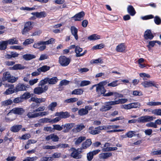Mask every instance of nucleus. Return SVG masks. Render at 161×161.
Segmentation results:
<instances>
[{"label":"nucleus","mask_w":161,"mask_h":161,"mask_svg":"<svg viewBox=\"0 0 161 161\" xmlns=\"http://www.w3.org/2000/svg\"><path fill=\"white\" fill-rule=\"evenodd\" d=\"M55 39L51 38L46 41H41L37 43H35L33 47L36 48H38L40 51H43L46 48V45L52 44L54 42Z\"/></svg>","instance_id":"f257e3e1"},{"label":"nucleus","mask_w":161,"mask_h":161,"mask_svg":"<svg viewBox=\"0 0 161 161\" xmlns=\"http://www.w3.org/2000/svg\"><path fill=\"white\" fill-rule=\"evenodd\" d=\"M155 118L152 116L145 115L137 119H133L130 120L128 121L129 123H135L136 121L140 123H144L153 120Z\"/></svg>","instance_id":"f03ea898"},{"label":"nucleus","mask_w":161,"mask_h":161,"mask_svg":"<svg viewBox=\"0 0 161 161\" xmlns=\"http://www.w3.org/2000/svg\"><path fill=\"white\" fill-rule=\"evenodd\" d=\"M41 80L38 84V86L35 88L34 89V92L37 95H40L45 92L48 89V86L47 85H42L41 84Z\"/></svg>","instance_id":"7ed1b4c3"},{"label":"nucleus","mask_w":161,"mask_h":161,"mask_svg":"<svg viewBox=\"0 0 161 161\" xmlns=\"http://www.w3.org/2000/svg\"><path fill=\"white\" fill-rule=\"evenodd\" d=\"M58 80L57 77H53L52 78L47 77L44 79L42 80L41 84L42 85H46L48 83L49 85H53L56 84Z\"/></svg>","instance_id":"20e7f679"},{"label":"nucleus","mask_w":161,"mask_h":161,"mask_svg":"<svg viewBox=\"0 0 161 161\" xmlns=\"http://www.w3.org/2000/svg\"><path fill=\"white\" fill-rule=\"evenodd\" d=\"M17 77H15L11 76L10 73L8 72H6L3 73L2 79L3 81L7 80L8 82L14 83L18 80Z\"/></svg>","instance_id":"39448f33"},{"label":"nucleus","mask_w":161,"mask_h":161,"mask_svg":"<svg viewBox=\"0 0 161 161\" xmlns=\"http://www.w3.org/2000/svg\"><path fill=\"white\" fill-rule=\"evenodd\" d=\"M59 63L63 67L67 66L70 62V59L64 56H61L59 58Z\"/></svg>","instance_id":"423d86ee"},{"label":"nucleus","mask_w":161,"mask_h":161,"mask_svg":"<svg viewBox=\"0 0 161 161\" xmlns=\"http://www.w3.org/2000/svg\"><path fill=\"white\" fill-rule=\"evenodd\" d=\"M25 112V110L21 108H13L7 114V116H9L12 115L13 114L18 115L22 114Z\"/></svg>","instance_id":"0eeeda50"},{"label":"nucleus","mask_w":161,"mask_h":161,"mask_svg":"<svg viewBox=\"0 0 161 161\" xmlns=\"http://www.w3.org/2000/svg\"><path fill=\"white\" fill-rule=\"evenodd\" d=\"M33 23V22L30 21L27 22L25 23L24 27L21 31L22 34L23 35L26 34L32 29V24Z\"/></svg>","instance_id":"6e6552de"},{"label":"nucleus","mask_w":161,"mask_h":161,"mask_svg":"<svg viewBox=\"0 0 161 161\" xmlns=\"http://www.w3.org/2000/svg\"><path fill=\"white\" fill-rule=\"evenodd\" d=\"M105 105L103 106L100 108V110L102 112H105L110 110L112 108V105H114L112 101L105 102Z\"/></svg>","instance_id":"1a4fd4ad"},{"label":"nucleus","mask_w":161,"mask_h":161,"mask_svg":"<svg viewBox=\"0 0 161 161\" xmlns=\"http://www.w3.org/2000/svg\"><path fill=\"white\" fill-rule=\"evenodd\" d=\"M92 109V107L91 105H87L85 107V108H82L78 110V114L80 116H83L87 114L88 113V111Z\"/></svg>","instance_id":"9d476101"},{"label":"nucleus","mask_w":161,"mask_h":161,"mask_svg":"<svg viewBox=\"0 0 161 161\" xmlns=\"http://www.w3.org/2000/svg\"><path fill=\"white\" fill-rule=\"evenodd\" d=\"M142 85L145 87H149L152 86L158 87V85L153 81H144L142 83Z\"/></svg>","instance_id":"9b49d317"},{"label":"nucleus","mask_w":161,"mask_h":161,"mask_svg":"<svg viewBox=\"0 0 161 161\" xmlns=\"http://www.w3.org/2000/svg\"><path fill=\"white\" fill-rule=\"evenodd\" d=\"M5 87H9V88L4 92V94L7 95L13 93L15 91V89H14V85H13L6 84L5 85Z\"/></svg>","instance_id":"f8f14e48"},{"label":"nucleus","mask_w":161,"mask_h":161,"mask_svg":"<svg viewBox=\"0 0 161 161\" xmlns=\"http://www.w3.org/2000/svg\"><path fill=\"white\" fill-rule=\"evenodd\" d=\"M81 152V151H79L78 150L74 148L72 152L71 153L70 156L74 158H80L82 157V155L80 154Z\"/></svg>","instance_id":"ddd939ff"},{"label":"nucleus","mask_w":161,"mask_h":161,"mask_svg":"<svg viewBox=\"0 0 161 161\" xmlns=\"http://www.w3.org/2000/svg\"><path fill=\"white\" fill-rule=\"evenodd\" d=\"M45 139L47 141L52 140V141L53 142H57L58 141L59 138L57 135H55L54 134H52L47 136L46 137Z\"/></svg>","instance_id":"4468645a"},{"label":"nucleus","mask_w":161,"mask_h":161,"mask_svg":"<svg viewBox=\"0 0 161 161\" xmlns=\"http://www.w3.org/2000/svg\"><path fill=\"white\" fill-rule=\"evenodd\" d=\"M29 87L28 85L26 86L23 84L19 83L16 86L15 90L16 92L25 91Z\"/></svg>","instance_id":"2eb2a0df"},{"label":"nucleus","mask_w":161,"mask_h":161,"mask_svg":"<svg viewBox=\"0 0 161 161\" xmlns=\"http://www.w3.org/2000/svg\"><path fill=\"white\" fill-rule=\"evenodd\" d=\"M85 15V13L82 11L76 14L74 16L71 17L75 21H80L83 19V17Z\"/></svg>","instance_id":"dca6fc26"},{"label":"nucleus","mask_w":161,"mask_h":161,"mask_svg":"<svg viewBox=\"0 0 161 161\" xmlns=\"http://www.w3.org/2000/svg\"><path fill=\"white\" fill-rule=\"evenodd\" d=\"M75 125V124L73 123H67L63 125L62 126L64 129L63 131L64 133L68 132Z\"/></svg>","instance_id":"f3484780"},{"label":"nucleus","mask_w":161,"mask_h":161,"mask_svg":"<svg viewBox=\"0 0 161 161\" xmlns=\"http://www.w3.org/2000/svg\"><path fill=\"white\" fill-rule=\"evenodd\" d=\"M96 91L97 93L99 95L102 94H103L106 91L104 87L103 86L101 85H100L99 83L97 84Z\"/></svg>","instance_id":"a211bd4d"},{"label":"nucleus","mask_w":161,"mask_h":161,"mask_svg":"<svg viewBox=\"0 0 161 161\" xmlns=\"http://www.w3.org/2000/svg\"><path fill=\"white\" fill-rule=\"evenodd\" d=\"M55 116H60L61 119L66 118L69 117L70 116L69 114L67 112H57L55 113Z\"/></svg>","instance_id":"6ab92c4d"},{"label":"nucleus","mask_w":161,"mask_h":161,"mask_svg":"<svg viewBox=\"0 0 161 161\" xmlns=\"http://www.w3.org/2000/svg\"><path fill=\"white\" fill-rule=\"evenodd\" d=\"M144 37L146 39L151 40L153 39L154 36L152 33L151 30H148L145 31L144 34Z\"/></svg>","instance_id":"aec40b11"},{"label":"nucleus","mask_w":161,"mask_h":161,"mask_svg":"<svg viewBox=\"0 0 161 161\" xmlns=\"http://www.w3.org/2000/svg\"><path fill=\"white\" fill-rule=\"evenodd\" d=\"M85 127V126L83 124H80L79 125H77L72 130V131L74 133H77L80 132Z\"/></svg>","instance_id":"412c9836"},{"label":"nucleus","mask_w":161,"mask_h":161,"mask_svg":"<svg viewBox=\"0 0 161 161\" xmlns=\"http://www.w3.org/2000/svg\"><path fill=\"white\" fill-rule=\"evenodd\" d=\"M71 33L76 40L78 39V36L77 34L78 29L74 26H72L70 28Z\"/></svg>","instance_id":"4be33fe9"},{"label":"nucleus","mask_w":161,"mask_h":161,"mask_svg":"<svg viewBox=\"0 0 161 161\" xmlns=\"http://www.w3.org/2000/svg\"><path fill=\"white\" fill-rule=\"evenodd\" d=\"M22 126L20 125H14L10 128V130L13 132H17L21 129Z\"/></svg>","instance_id":"5701e85b"},{"label":"nucleus","mask_w":161,"mask_h":161,"mask_svg":"<svg viewBox=\"0 0 161 161\" xmlns=\"http://www.w3.org/2000/svg\"><path fill=\"white\" fill-rule=\"evenodd\" d=\"M91 140L90 139L86 140L83 143L81 147V149H86L88 147L92 144Z\"/></svg>","instance_id":"b1692460"},{"label":"nucleus","mask_w":161,"mask_h":161,"mask_svg":"<svg viewBox=\"0 0 161 161\" xmlns=\"http://www.w3.org/2000/svg\"><path fill=\"white\" fill-rule=\"evenodd\" d=\"M128 13L131 16H134L136 14V11L134 7L132 5L128 6L127 8Z\"/></svg>","instance_id":"393cba45"},{"label":"nucleus","mask_w":161,"mask_h":161,"mask_svg":"<svg viewBox=\"0 0 161 161\" xmlns=\"http://www.w3.org/2000/svg\"><path fill=\"white\" fill-rule=\"evenodd\" d=\"M125 49V47L124 43H121L118 45L116 48V50L118 52H123Z\"/></svg>","instance_id":"a878e982"},{"label":"nucleus","mask_w":161,"mask_h":161,"mask_svg":"<svg viewBox=\"0 0 161 161\" xmlns=\"http://www.w3.org/2000/svg\"><path fill=\"white\" fill-rule=\"evenodd\" d=\"M88 132L90 134L92 135H95L97 134H99L101 133L100 130H95V129H94V127L93 126H91L88 128Z\"/></svg>","instance_id":"bb28decb"},{"label":"nucleus","mask_w":161,"mask_h":161,"mask_svg":"<svg viewBox=\"0 0 161 161\" xmlns=\"http://www.w3.org/2000/svg\"><path fill=\"white\" fill-rule=\"evenodd\" d=\"M112 155L111 153H102L99 154V158L100 159H105Z\"/></svg>","instance_id":"cd10ccee"},{"label":"nucleus","mask_w":161,"mask_h":161,"mask_svg":"<svg viewBox=\"0 0 161 161\" xmlns=\"http://www.w3.org/2000/svg\"><path fill=\"white\" fill-rule=\"evenodd\" d=\"M35 112H34V110L31 112H29L27 113V115L30 119L38 117V113H35Z\"/></svg>","instance_id":"c85d7f7f"},{"label":"nucleus","mask_w":161,"mask_h":161,"mask_svg":"<svg viewBox=\"0 0 161 161\" xmlns=\"http://www.w3.org/2000/svg\"><path fill=\"white\" fill-rule=\"evenodd\" d=\"M31 14L36 16L37 18H41L45 17L46 15L45 12H33Z\"/></svg>","instance_id":"c756f323"},{"label":"nucleus","mask_w":161,"mask_h":161,"mask_svg":"<svg viewBox=\"0 0 161 161\" xmlns=\"http://www.w3.org/2000/svg\"><path fill=\"white\" fill-rule=\"evenodd\" d=\"M128 99L126 98H121L117 100L112 101L113 104L114 105L119 104H123L126 103Z\"/></svg>","instance_id":"7c9ffc66"},{"label":"nucleus","mask_w":161,"mask_h":161,"mask_svg":"<svg viewBox=\"0 0 161 161\" xmlns=\"http://www.w3.org/2000/svg\"><path fill=\"white\" fill-rule=\"evenodd\" d=\"M50 67L47 66L46 65H44L41 67H40L37 69V71L39 72H45L48 70H49L50 69Z\"/></svg>","instance_id":"2f4dec72"},{"label":"nucleus","mask_w":161,"mask_h":161,"mask_svg":"<svg viewBox=\"0 0 161 161\" xmlns=\"http://www.w3.org/2000/svg\"><path fill=\"white\" fill-rule=\"evenodd\" d=\"M31 100L36 103H39L45 102L46 99L45 98H38L36 97H32L31 98Z\"/></svg>","instance_id":"473e14b6"},{"label":"nucleus","mask_w":161,"mask_h":161,"mask_svg":"<svg viewBox=\"0 0 161 161\" xmlns=\"http://www.w3.org/2000/svg\"><path fill=\"white\" fill-rule=\"evenodd\" d=\"M57 102H52L48 106V109L52 111H54L55 109V108L57 106Z\"/></svg>","instance_id":"72a5a7b5"},{"label":"nucleus","mask_w":161,"mask_h":161,"mask_svg":"<svg viewBox=\"0 0 161 161\" xmlns=\"http://www.w3.org/2000/svg\"><path fill=\"white\" fill-rule=\"evenodd\" d=\"M100 38V36L97 34H94L89 36L88 39L90 41H92L99 39Z\"/></svg>","instance_id":"f704fd0d"},{"label":"nucleus","mask_w":161,"mask_h":161,"mask_svg":"<svg viewBox=\"0 0 161 161\" xmlns=\"http://www.w3.org/2000/svg\"><path fill=\"white\" fill-rule=\"evenodd\" d=\"M8 44L7 41L0 42V50H5Z\"/></svg>","instance_id":"c9c22d12"},{"label":"nucleus","mask_w":161,"mask_h":161,"mask_svg":"<svg viewBox=\"0 0 161 161\" xmlns=\"http://www.w3.org/2000/svg\"><path fill=\"white\" fill-rule=\"evenodd\" d=\"M83 90L81 89H77L74 90L72 92V94L81 95L83 92Z\"/></svg>","instance_id":"e433bc0d"},{"label":"nucleus","mask_w":161,"mask_h":161,"mask_svg":"<svg viewBox=\"0 0 161 161\" xmlns=\"http://www.w3.org/2000/svg\"><path fill=\"white\" fill-rule=\"evenodd\" d=\"M13 103L12 100L11 99H8L3 101H2L1 103L2 106H6L12 104Z\"/></svg>","instance_id":"4c0bfd02"},{"label":"nucleus","mask_w":161,"mask_h":161,"mask_svg":"<svg viewBox=\"0 0 161 161\" xmlns=\"http://www.w3.org/2000/svg\"><path fill=\"white\" fill-rule=\"evenodd\" d=\"M23 58L26 60H28L35 58V55L31 54H26L24 55L23 56Z\"/></svg>","instance_id":"58836bf2"},{"label":"nucleus","mask_w":161,"mask_h":161,"mask_svg":"<svg viewBox=\"0 0 161 161\" xmlns=\"http://www.w3.org/2000/svg\"><path fill=\"white\" fill-rule=\"evenodd\" d=\"M25 68V67L21 64H17L14 65L11 69L13 70L21 69H24Z\"/></svg>","instance_id":"ea45409f"},{"label":"nucleus","mask_w":161,"mask_h":161,"mask_svg":"<svg viewBox=\"0 0 161 161\" xmlns=\"http://www.w3.org/2000/svg\"><path fill=\"white\" fill-rule=\"evenodd\" d=\"M86 139V137L84 136H81L79 137L75 141V144L78 145L81 143L83 141Z\"/></svg>","instance_id":"a19ab883"},{"label":"nucleus","mask_w":161,"mask_h":161,"mask_svg":"<svg viewBox=\"0 0 161 161\" xmlns=\"http://www.w3.org/2000/svg\"><path fill=\"white\" fill-rule=\"evenodd\" d=\"M8 44L12 45L14 44H18V41L15 38H13L7 41Z\"/></svg>","instance_id":"79ce46f5"},{"label":"nucleus","mask_w":161,"mask_h":161,"mask_svg":"<svg viewBox=\"0 0 161 161\" xmlns=\"http://www.w3.org/2000/svg\"><path fill=\"white\" fill-rule=\"evenodd\" d=\"M82 49L79 46H76L75 49V52L76 53V57H80V56H78L79 55H80V53L82 52Z\"/></svg>","instance_id":"37998d69"},{"label":"nucleus","mask_w":161,"mask_h":161,"mask_svg":"<svg viewBox=\"0 0 161 161\" xmlns=\"http://www.w3.org/2000/svg\"><path fill=\"white\" fill-rule=\"evenodd\" d=\"M118 80H115L114 81L108 84L107 86H111L113 87L117 86L120 84L119 83H118Z\"/></svg>","instance_id":"c03bdc74"},{"label":"nucleus","mask_w":161,"mask_h":161,"mask_svg":"<svg viewBox=\"0 0 161 161\" xmlns=\"http://www.w3.org/2000/svg\"><path fill=\"white\" fill-rule=\"evenodd\" d=\"M147 105L150 106H156L161 105V102H149L147 103Z\"/></svg>","instance_id":"a18cd8bd"},{"label":"nucleus","mask_w":161,"mask_h":161,"mask_svg":"<svg viewBox=\"0 0 161 161\" xmlns=\"http://www.w3.org/2000/svg\"><path fill=\"white\" fill-rule=\"evenodd\" d=\"M31 96V94L28 92L25 93L21 97L23 100L24 99H26L29 98Z\"/></svg>","instance_id":"49530a36"},{"label":"nucleus","mask_w":161,"mask_h":161,"mask_svg":"<svg viewBox=\"0 0 161 161\" xmlns=\"http://www.w3.org/2000/svg\"><path fill=\"white\" fill-rule=\"evenodd\" d=\"M117 147H109L107 148H103L102 149V150L103 152H109L112 151L116 150L117 149Z\"/></svg>","instance_id":"de8ad7c7"},{"label":"nucleus","mask_w":161,"mask_h":161,"mask_svg":"<svg viewBox=\"0 0 161 161\" xmlns=\"http://www.w3.org/2000/svg\"><path fill=\"white\" fill-rule=\"evenodd\" d=\"M154 21L157 25H159L161 24V19L158 16H156L154 17Z\"/></svg>","instance_id":"09e8293b"},{"label":"nucleus","mask_w":161,"mask_h":161,"mask_svg":"<svg viewBox=\"0 0 161 161\" xmlns=\"http://www.w3.org/2000/svg\"><path fill=\"white\" fill-rule=\"evenodd\" d=\"M146 125V126L149 127H153L154 128H157V125L156 124L155 122H150L147 123Z\"/></svg>","instance_id":"8fccbe9b"},{"label":"nucleus","mask_w":161,"mask_h":161,"mask_svg":"<svg viewBox=\"0 0 161 161\" xmlns=\"http://www.w3.org/2000/svg\"><path fill=\"white\" fill-rule=\"evenodd\" d=\"M152 113L156 115L161 116V109H158L153 110L152 111Z\"/></svg>","instance_id":"3c124183"},{"label":"nucleus","mask_w":161,"mask_h":161,"mask_svg":"<svg viewBox=\"0 0 161 161\" xmlns=\"http://www.w3.org/2000/svg\"><path fill=\"white\" fill-rule=\"evenodd\" d=\"M78 100V99L77 98H71L65 100L64 101V102L66 103H74L77 101Z\"/></svg>","instance_id":"603ef678"},{"label":"nucleus","mask_w":161,"mask_h":161,"mask_svg":"<svg viewBox=\"0 0 161 161\" xmlns=\"http://www.w3.org/2000/svg\"><path fill=\"white\" fill-rule=\"evenodd\" d=\"M91 84L90 81L88 80H83L82 81L80 84V86L83 87L85 86H87Z\"/></svg>","instance_id":"864d4df0"},{"label":"nucleus","mask_w":161,"mask_h":161,"mask_svg":"<svg viewBox=\"0 0 161 161\" xmlns=\"http://www.w3.org/2000/svg\"><path fill=\"white\" fill-rule=\"evenodd\" d=\"M139 75L140 77L143 78V80H147L146 78H149L150 77V75L145 73H140Z\"/></svg>","instance_id":"5fc2aeb1"},{"label":"nucleus","mask_w":161,"mask_h":161,"mask_svg":"<svg viewBox=\"0 0 161 161\" xmlns=\"http://www.w3.org/2000/svg\"><path fill=\"white\" fill-rule=\"evenodd\" d=\"M69 81L66 80H63L60 81L59 86H66L69 84Z\"/></svg>","instance_id":"6e6d98bb"},{"label":"nucleus","mask_w":161,"mask_h":161,"mask_svg":"<svg viewBox=\"0 0 161 161\" xmlns=\"http://www.w3.org/2000/svg\"><path fill=\"white\" fill-rule=\"evenodd\" d=\"M104 47V45L102 43L94 46L92 47L93 50H96L97 49H100L103 48Z\"/></svg>","instance_id":"4d7b16f0"},{"label":"nucleus","mask_w":161,"mask_h":161,"mask_svg":"<svg viewBox=\"0 0 161 161\" xmlns=\"http://www.w3.org/2000/svg\"><path fill=\"white\" fill-rule=\"evenodd\" d=\"M92 63L93 64H97L99 63L102 64L103 63V60L101 58H98V59H93L91 61Z\"/></svg>","instance_id":"13d9d810"},{"label":"nucleus","mask_w":161,"mask_h":161,"mask_svg":"<svg viewBox=\"0 0 161 161\" xmlns=\"http://www.w3.org/2000/svg\"><path fill=\"white\" fill-rule=\"evenodd\" d=\"M135 132L134 131H130L126 133V135L128 137L131 138L135 136Z\"/></svg>","instance_id":"bf43d9fd"},{"label":"nucleus","mask_w":161,"mask_h":161,"mask_svg":"<svg viewBox=\"0 0 161 161\" xmlns=\"http://www.w3.org/2000/svg\"><path fill=\"white\" fill-rule=\"evenodd\" d=\"M53 129L54 130H57L58 131H60L63 129V127L62 126H61L59 125H53Z\"/></svg>","instance_id":"052dcab7"},{"label":"nucleus","mask_w":161,"mask_h":161,"mask_svg":"<svg viewBox=\"0 0 161 161\" xmlns=\"http://www.w3.org/2000/svg\"><path fill=\"white\" fill-rule=\"evenodd\" d=\"M38 79L36 78L30 80L29 83L30 86H33L37 83L38 81Z\"/></svg>","instance_id":"680f3d73"},{"label":"nucleus","mask_w":161,"mask_h":161,"mask_svg":"<svg viewBox=\"0 0 161 161\" xmlns=\"http://www.w3.org/2000/svg\"><path fill=\"white\" fill-rule=\"evenodd\" d=\"M53 160L51 157H43L40 159V161H52Z\"/></svg>","instance_id":"e2e57ef3"},{"label":"nucleus","mask_w":161,"mask_h":161,"mask_svg":"<svg viewBox=\"0 0 161 161\" xmlns=\"http://www.w3.org/2000/svg\"><path fill=\"white\" fill-rule=\"evenodd\" d=\"M31 136L30 134H25L22 136L20 137V139H21L23 140H26L30 138Z\"/></svg>","instance_id":"0e129e2a"},{"label":"nucleus","mask_w":161,"mask_h":161,"mask_svg":"<svg viewBox=\"0 0 161 161\" xmlns=\"http://www.w3.org/2000/svg\"><path fill=\"white\" fill-rule=\"evenodd\" d=\"M93 156H94L92 154L91 152H90L87 154V160L89 161H91L93 158Z\"/></svg>","instance_id":"69168bd1"},{"label":"nucleus","mask_w":161,"mask_h":161,"mask_svg":"<svg viewBox=\"0 0 161 161\" xmlns=\"http://www.w3.org/2000/svg\"><path fill=\"white\" fill-rule=\"evenodd\" d=\"M23 101V100L21 97H16L14 99L13 102L14 103H18Z\"/></svg>","instance_id":"338daca9"},{"label":"nucleus","mask_w":161,"mask_h":161,"mask_svg":"<svg viewBox=\"0 0 161 161\" xmlns=\"http://www.w3.org/2000/svg\"><path fill=\"white\" fill-rule=\"evenodd\" d=\"M151 154L153 155H157L161 154V149L157 150L156 151H153L151 152Z\"/></svg>","instance_id":"774afa93"}]
</instances>
